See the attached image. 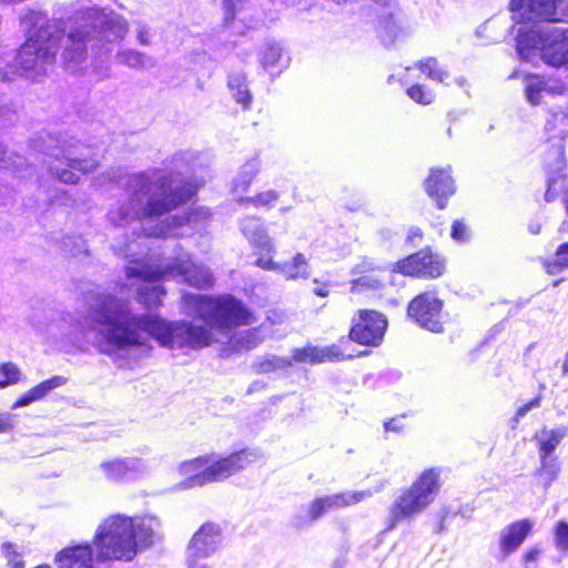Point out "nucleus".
<instances>
[{"mask_svg": "<svg viewBox=\"0 0 568 568\" xmlns=\"http://www.w3.org/2000/svg\"><path fill=\"white\" fill-rule=\"evenodd\" d=\"M83 301L88 313L83 320L74 322L70 314L49 311L33 314L31 324L52 342L93 333V344L101 353L128 355L138 361L150 355L152 338L169 349H200L219 342L215 332L226 335L235 326L255 322L244 304L230 295L182 294V312L203 320L206 325L168 322L158 315L133 312L128 301L99 287L85 292Z\"/></svg>", "mask_w": 568, "mask_h": 568, "instance_id": "1", "label": "nucleus"}, {"mask_svg": "<svg viewBox=\"0 0 568 568\" xmlns=\"http://www.w3.org/2000/svg\"><path fill=\"white\" fill-rule=\"evenodd\" d=\"M196 158L192 151H181L170 160L169 175L161 171L130 175L124 196L108 213L109 221L125 226L142 217L161 216L190 199L196 186L180 176L192 170Z\"/></svg>", "mask_w": 568, "mask_h": 568, "instance_id": "2", "label": "nucleus"}, {"mask_svg": "<svg viewBox=\"0 0 568 568\" xmlns=\"http://www.w3.org/2000/svg\"><path fill=\"white\" fill-rule=\"evenodd\" d=\"M513 19L517 30V53L520 59L532 61L541 57L546 63L568 65V27L535 22V19L559 21L568 17V0H511Z\"/></svg>", "mask_w": 568, "mask_h": 568, "instance_id": "3", "label": "nucleus"}, {"mask_svg": "<svg viewBox=\"0 0 568 568\" xmlns=\"http://www.w3.org/2000/svg\"><path fill=\"white\" fill-rule=\"evenodd\" d=\"M140 244L126 242L115 244L116 254L126 258H132L134 264L126 266L125 274L128 278H138L142 281V286L138 288L139 301L148 308L158 307L162 304L165 290L158 284L164 278L179 280L196 288H209L214 284V277L211 270L202 263L192 261L191 255L181 246H178L173 255L164 258L155 266L149 263L135 260V247Z\"/></svg>", "mask_w": 568, "mask_h": 568, "instance_id": "4", "label": "nucleus"}, {"mask_svg": "<svg viewBox=\"0 0 568 568\" xmlns=\"http://www.w3.org/2000/svg\"><path fill=\"white\" fill-rule=\"evenodd\" d=\"M161 539V521L153 515L106 517L97 528L94 546L98 560H132Z\"/></svg>", "mask_w": 568, "mask_h": 568, "instance_id": "5", "label": "nucleus"}, {"mask_svg": "<svg viewBox=\"0 0 568 568\" xmlns=\"http://www.w3.org/2000/svg\"><path fill=\"white\" fill-rule=\"evenodd\" d=\"M27 41L14 55V64L7 62L8 70L0 67V80L10 81L13 74L38 81L55 60L63 30L55 20L41 11H28L21 19Z\"/></svg>", "mask_w": 568, "mask_h": 568, "instance_id": "6", "label": "nucleus"}, {"mask_svg": "<svg viewBox=\"0 0 568 568\" xmlns=\"http://www.w3.org/2000/svg\"><path fill=\"white\" fill-rule=\"evenodd\" d=\"M129 31L128 21L109 8H85L72 17L63 60L65 68L75 72L87 58V43L95 38L108 42L121 41Z\"/></svg>", "mask_w": 568, "mask_h": 568, "instance_id": "7", "label": "nucleus"}, {"mask_svg": "<svg viewBox=\"0 0 568 568\" xmlns=\"http://www.w3.org/2000/svg\"><path fill=\"white\" fill-rule=\"evenodd\" d=\"M262 457L258 449L245 448L225 457L207 454L185 460L179 466V473L185 476L180 486L186 489L223 481L258 462Z\"/></svg>", "mask_w": 568, "mask_h": 568, "instance_id": "8", "label": "nucleus"}, {"mask_svg": "<svg viewBox=\"0 0 568 568\" xmlns=\"http://www.w3.org/2000/svg\"><path fill=\"white\" fill-rule=\"evenodd\" d=\"M43 152L50 174L65 184L78 183L80 174L93 172L99 164L90 148L73 138L49 135Z\"/></svg>", "mask_w": 568, "mask_h": 568, "instance_id": "9", "label": "nucleus"}, {"mask_svg": "<svg viewBox=\"0 0 568 568\" xmlns=\"http://www.w3.org/2000/svg\"><path fill=\"white\" fill-rule=\"evenodd\" d=\"M440 468L422 471L413 484L404 489L389 508L387 529L403 520H412L434 503L440 489Z\"/></svg>", "mask_w": 568, "mask_h": 568, "instance_id": "10", "label": "nucleus"}, {"mask_svg": "<svg viewBox=\"0 0 568 568\" xmlns=\"http://www.w3.org/2000/svg\"><path fill=\"white\" fill-rule=\"evenodd\" d=\"M385 484L382 483L376 489H366L358 491H344L334 495H326L315 498L307 507L305 517L296 516L294 525L301 527L313 523L331 510L355 505L375 493L381 491Z\"/></svg>", "mask_w": 568, "mask_h": 568, "instance_id": "11", "label": "nucleus"}, {"mask_svg": "<svg viewBox=\"0 0 568 568\" xmlns=\"http://www.w3.org/2000/svg\"><path fill=\"white\" fill-rule=\"evenodd\" d=\"M222 541L221 529L212 523L203 524L187 546V568H207L205 559L211 557Z\"/></svg>", "mask_w": 568, "mask_h": 568, "instance_id": "12", "label": "nucleus"}, {"mask_svg": "<svg viewBox=\"0 0 568 568\" xmlns=\"http://www.w3.org/2000/svg\"><path fill=\"white\" fill-rule=\"evenodd\" d=\"M443 302L433 292H425L417 295L407 306V314L420 327L438 333L443 329L442 324Z\"/></svg>", "mask_w": 568, "mask_h": 568, "instance_id": "13", "label": "nucleus"}, {"mask_svg": "<svg viewBox=\"0 0 568 568\" xmlns=\"http://www.w3.org/2000/svg\"><path fill=\"white\" fill-rule=\"evenodd\" d=\"M445 271L444 260L432 252L420 251L394 264L393 272L402 275L438 277Z\"/></svg>", "mask_w": 568, "mask_h": 568, "instance_id": "14", "label": "nucleus"}, {"mask_svg": "<svg viewBox=\"0 0 568 568\" xmlns=\"http://www.w3.org/2000/svg\"><path fill=\"white\" fill-rule=\"evenodd\" d=\"M387 321L376 311H359L358 320L354 323L349 338L363 345H378L384 337Z\"/></svg>", "mask_w": 568, "mask_h": 568, "instance_id": "15", "label": "nucleus"}, {"mask_svg": "<svg viewBox=\"0 0 568 568\" xmlns=\"http://www.w3.org/2000/svg\"><path fill=\"white\" fill-rule=\"evenodd\" d=\"M145 464L136 457H116L102 460L97 473L109 483L120 484L145 471Z\"/></svg>", "mask_w": 568, "mask_h": 568, "instance_id": "16", "label": "nucleus"}, {"mask_svg": "<svg viewBox=\"0 0 568 568\" xmlns=\"http://www.w3.org/2000/svg\"><path fill=\"white\" fill-rule=\"evenodd\" d=\"M273 255L257 257L255 265L266 271L277 272L288 281L307 280L311 276V266L303 253H296L291 261L283 263L275 262Z\"/></svg>", "mask_w": 568, "mask_h": 568, "instance_id": "17", "label": "nucleus"}, {"mask_svg": "<svg viewBox=\"0 0 568 568\" xmlns=\"http://www.w3.org/2000/svg\"><path fill=\"white\" fill-rule=\"evenodd\" d=\"M240 230L256 254L268 256L275 254L276 247L267 234L263 221L256 216H246L240 222Z\"/></svg>", "mask_w": 568, "mask_h": 568, "instance_id": "18", "label": "nucleus"}, {"mask_svg": "<svg viewBox=\"0 0 568 568\" xmlns=\"http://www.w3.org/2000/svg\"><path fill=\"white\" fill-rule=\"evenodd\" d=\"M425 189L427 194L436 200L438 209H445L446 199L455 193L450 168L432 169L429 176L425 181Z\"/></svg>", "mask_w": 568, "mask_h": 568, "instance_id": "19", "label": "nucleus"}, {"mask_svg": "<svg viewBox=\"0 0 568 568\" xmlns=\"http://www.w3.org/2000/svg\"><path fill=\"white\" fill-rule=\"evenodd\" d=\"M346 356L338 345H329L317 347L307 345L302 348H295L292 352V362L320 364L325 362H341L349 358Z\"/></svg>", "mask_w": 568, "mask_h": 568, "instance_id": "20", "label": "nucleus"}, {"mask_svg": "<svg viewBox=\"0 0 568 568\" xmlns=\"http://www.w3.org/2000/svg\"><path fill=\"white\" fill-rule=\"evenodd\" d=\"M59 568H93V550L90 544L67 547L55 556Z\"/></svg>", "mask_w": 568, "mask_h": 568, "instance_id": "21", "label": "nucleus"}, {"mask_svg": "<svg viewBox=\"0 0 568 568\" xmlns=\"http://www.w3.org/2000/svg\"><path fill=\"white\" fill-rule=\"evenodd\" d=\"M532 528V523L528 519L515 521L507 526L499 537L500 551L503 558L516 551L523 544Z\"/></svg>", "mask_w": 568, "mask_h": 568, "instance_id": "22", "label": "nucleus"}, {"mask_svg": "<svg viewBox=\"0 0 568 568\" xmlns=\"http://www.w3.org/2000/svg\"><path fill=\"white\" fill-rule=\"evenodd\" d=\"M169 220H164L160 225L143 227L148 236H183L185 233L180 231L184 224H192L196 220L194 213H187L184 216H172Z\"/></svg>", "mask_w": 568, "mask_h": 568, "instance_id": "23", "label": "nucleus"}, {"mask_svg": "<svg viewBox=\"0 0 568 568\" xmlns=\"http://www.w3.org/2000/svg\"><path fill=\"white\" fill-rule=\"evenodd\" d=\"M262 162L257 155L250 158L239 170L232 181L231 191L233 194H243L248 191L253 180L261 171Z\"/></svg>", "mask_w": 568, "mask_h": 568, "instance_id": "24", "label": "nucleus"}, {"mask_svg": "<svg viewBox=\"0 0 568 568\" xmlns=\"http://www.w3.org/2000/svg\"><path fill=\"white\" fill-rule=\"evenodd\" d=\"M65 383V377L60 375L53 376L52 378L38 384L37 386L22 394L12 405V408L17 409L19 407L30 405L31 403L43 398L52 389L63 386Z\"/></svg>", "mask_w": 568, "mask_h": 568, "instance_id": "25", "label": "nucleus"}, {"mask_svg": "<svg viewBox=\"0 0 568 568\" xmlns=\"http://www.w3.org/2000/svg\"><path fill=\"white\" fill-rule=\"evenodd\" d=\"M396 273L393 271L388 274L371 273L358 276L351 282L352 293H363L367 291H378L384 287L385 280L387 278L390 284H395Z\"/></svg>", "mask_w": 568, "mask_h": 568, "instance_id": "26", "label": "nucleus"}, {"mask_svg": "<svg viewBox=\"0 0 568 568\" xmlns=\"http://www.w3.org/2000/svg\"><path fill=\"white\" fill-rule=\"evenodd\" d=\"M115 62L131 69H150L154 67V60L133 49L119 50L114 57Z\"/></svg>", "mask_w": 568, "mask_h": 568, "instance_id": "27", "label": "nucleus"}, {"mask_svg": "<svg viewBox=\"0 0 568 568\" xmlns=\"http://www.w3.org/2000/svg\"><path fill=\"white\" fill-rule=\"evenodd\" d=\"M416 68L429 80L448 84V70L434 57H427L416 63Z\"/></svg>", "mask_w": 568, "mask_h": 568, "instance_id": "28", "label": "nucleus"}, {"mask_svg": "<svg viewBox=\"0 0 568 568\" xmlns=\"http://www.w3.org/2000/svg\"><path fill=\"white\" fill-rule=\"evenodd\" d=\"M229 88L234 100L248 109L252 102V94L247 88L246 77L243 73H234L229 77Z\"/></svg>", "mask_w": 568, "mask_h": 568, "instance_id": "29", "label": "nucleus"}, {"mask_svg": "<svg viewBox=\"0 0 568 568\" xmlns=\"http://www.w3.org/2000/svg\"><path fill=\"white\" fill-rule=\"evenodd\" d=\"M263 339L261 328H252L234 334L230 343L235 351H250L257 347Z\"/></svg>", "mask_w": 568, "mask_h": 568, "instance_id": "30", "label": "nucleus"}, {"mask_svg": "<svg viewBox=\"0 0 568 568\" xmlns=\"http://www.w3.org/2000/svg\"><path fill=\"white\" fill-rule=\"evenodd\" d=\"M567 433L568 430L566 427L541 430L538 435L540 456H550Z\"/></svg>", "mask_w": 568, "mask_h": 568, "instance_id": "31", "label": "nucleus"}, {"mask_svg": "<svg viewBox=\"0 0 568 568\" xmlns=\"http://www.w3.org/2000/svg\"><path fill=\"white\" fill-rule=\"evenodd\" d=\"M280 197V194L275 190H267L264 192H261L254 196H241L237 202L241 205L247 206L252 205L256 209L260 207H270L272 206Z\"/></svg>", "mask_w": 568, "mask_h": 568, "instance_id": "32", "label": "nucleus"}, {"mask_svg": "<svg viewBox=\"0 0 568 568\" xmlns=\"http://www.w3.org/2000/svg\"><path fill=\"white\" fill-rule=\"evenodd\" d=\"M547 90L544 79L539 75H527L525 78L526 98L531 104H538L541 93Z\"/></svg>", "mask_w": 568, "mask_h": 568, "instance_id": "33", "label": "nucleus"}, {"mask_svg": "<svg viewBox=\"0 0 568 568\" xmlns=\"http://www.w3.org/2000/svg\"><path fill=\"white\" fill-rule=\"evenodd\" d=\"M379 38L385 45H390L400 36L402 29L392 16L383 19L379 23Z\"/></svg>", "mask_w": 568, "mask_h": 568, "instance_id": "34", "label": "nucleus"}, {"mask_svg": "<svg viewBox=\"0 0 568 568\" xmlns=\"http://www.w3.org/2000/svg\"><path fill=\"white\" fill-rule=\"evenodd\" d=\"M282 59L283 50L278 43H267L261 52V64L264 69H270L277 64L284 65Z\"/></svg>", "mask_w": 568, "mask_h": 568, "instance_id": "35", "label": "nucleus"}, {"mask_svg": "<svg viewBox=\"0 0 568 568\" xmlns=\"http://www.w3.org/2000/svg\"><path fill=\"white\" fill-rule=\"evenodd\" d=\"M60 251L65 255L79 256L87 253V243L81 236H65L59 244Z\"/></svg>", "mask_w": 568, "mask_h": 568, "instance_id": "36", "label": "nucleus"}, {"mask_svg": "<svg viewBox=\"0 0 568 568\" xmlns=\"http://www.w3.org/2000/svg\"><path fill=\"white\" fill-rule=\"evenodd\" d=\"M291 365V358L270 355L258 361L255 366L260 373H270L280 369H286Z\"/></svg>", "mask_w": 568, "mask_h": 568, "instance_id": "37", "label": "nucleus"}, {"mask_svg": "<svg viewBox=\"0 0 568 568\" xmlns=\"http://www.w3.org/2000/svg\"><path fill=\"white\" fill-rule=\"evenodd\" d=\"M407 95L415 102L428 105L434 102L435 93L422 84H415L407 89Z\"/></svg>", "mask_w": 568, "mask_h": 568, "instance_id": "38", "label": "nucleus"}, {"mask_svg": "<svg viewBox=\"0 0 568 568\" xmlns=\"http://www.w3.org/2000/svg\"><path fill=\"white\" fill-rule=\"evenodd\" d=\"M20 379V371L13 363H4L0 366V388L13 385Z\"/></svg>", "mask_w": 568, "mask_h": 568, "instance_id": "39", "label": "nucleus"}, {"mask_svg": "<svg viewBox=\"0 0 568 568\" xmlns=\"http://www.w3.org/2000/svg\"><path fill=\"white\" fill-rule=\"evenodd\" d=\"M554 541L556 548L564 555L568 554V523L559 520L554 527Z\"/></svg>", "mask_w": 568, "mask_h": 568, "instance_id": "40", "label": "nucleus"}, {"mask_svg": "<svg viewBox=\"0 0 568 568\" xmlns=\"http://www.w3.org/2000/svg\"><path fill=\"white\" fill-rule=\"evenodd\" d=\"M562 268H568V242L557 248L556 260L547 264V271L550 274H557Z\"/></svg>", "mask_w": 568, "mask_h": 568, "instance_id": "41", "label": "nucleus"}, {"mask_svg": "<svg viewBox=\"0 0 568 568\" xmlns=\"http://www.w3.org/2000/svg\"><path fill=\"white\" fill-rule=\"evenodd\" d=\"M541 467L540 475L546 478L547 483H551L559 470L557 458L550 456H540Z\"/></svg>", "mask_w": 568, "mask_h": 568, "instance_id": "42", "label": "nucleus"}, {"mask_svg": "<svg viewBox=\"0 0 568 568\" xmlns=\"http://www.w3.org/2000/svg\"><path fill=\"white\" fill-rule=\"evenodd\" d=\"M26 160L20 155L6 156L4 149L0 145V166L3 169H12L13 171H20L24 165Z\"/></svg>", "mask_w": 568, "mask_h": 568, "instance_id": "43", "label": "nucleus"}, {"mask_svg": "<svg viewBox=\"0 0 568 568\" xmlns=\"http://www.w3.org/2000/svg\"><path fill=\"white\" fill-rule=\"evenodd\" d=\"M540 400H541L540 396H537L536 398L531 399L530 402H528V403H526V404L521 405V406L517 409V412H516L515 416H514V417L511 418V420H510V422H511V427H513V428H515V427H516V425L519 423V420H520V419H521V418H523V417H524L528 412H530V410H531V409H534V408L539 407V406H540Z\"/></svg>", "mask_w": 568, "mask_h": 568, "instance_id": "44", "label": "nucleus"}, {"mask_svg": "<svg viewBox=\"0 0 568 568\" xmlns=\"http://www.w3.org/2000/svg\"><path fill=\"white\" fill-rule=\"evenodd\" d=\"M452 237L457 242H466L469 240V230L463 221L454 222L452 226Z\"/></svg>", "mask_w": 568, "mask_h": 568, "instance_id": "45", "label": "nucleus"}, {"mask_svg": "<svg viewBox=\"0 0 568 568\" xmlns=\"http://www.w3.org/2000/svg\"><path fill=\"white\" fill-rule=\"evenodd\" d=\"M4 555L12 568H23V561L12 544H3Z\"/></svg>", "mask_w": 568, "mask_h": 568, "instance_id": "46", "label": "nucleus"}, {"mask_svg": "<svg viewBox=\"0 0 568 568\" xmlns=\"http://www.w3.org/2000/svg\"><path fill=\"white\" fill-rule=\"evenodd\" d=\"M375 270H376V267L372 261L363 260L361 263L356 264L353 267L352 274L362 276L364 274L374 273Z\"/></svg>", "mask_w": 568, "mask_h": 568, "instance_id": "47", "label": "nucleus"}, {"mask_svg": "<svg viewBox=\"0 0 568 568\" xmlns=\"http://www.w3.org/2000/svg\"><path fill=\"white\" fill-rule=\"evenodd\" d=\"M225 22L229 23L235 18V3L233 0H224Z\"/></svg>", "mask_w": 568, "mask_h": 568, "instance_id": "48", "label": "nucleus"}, {"mask_svg": "<svg viewBox=\"0 0 568 568\" xmlns=\"http://www.w3.org/2000/svg\"><path fill=\"white\" fill-rule=\"evenodd\" d=\"M384 427H385L386 432L398 433L404 428V425L400 419L393 418V419L385 422Z\"/></svg>", "mask_w": 568, "mask_h": 568, "instance_id": "49", "label": "nucleus"}, {"mask_svg": "<svg viewBox=\"0 0 568 568\" xmlns=\"http://www.w3.org/2000/svg\"><path fill=\"white\" fill-rule=\"evenodd\" d=\"M12 428V418L10 415L0 416V433H6Z\"/></svg>", "mask_w": 568, "mask_h": 568, "instance_id": "50", "label": "nucleus"}, {"mask_svg": "<svg viewBox=\"0 0 568 568\" xmlns=\"http://www.w3.org/2000/svg\"><path fill=\"white\" fill-rule=\"evenodd\" d=\"M138 41L142 45H148L149 42V31L145 27H141L138 31Z\"/></svg>", "mask_w": 568, "mask_h": 568, "instance_id": "51", "label": "nucleus"}, {"mask_svg": "<svg viewBox=\"0 0 568 568\" xmlns=\"http://www.w3.org/2000/svg\"><path fill=\"white\" fill-rule=\"evenodd\" d=\"M539 555V551L537 549H530L524 555V560L526 562L535 561Z\"/></svg>", "mask_w": 568, "mask_h": 568, "instance_id": "52", "label": "nucleus"}, {"mask_svg": "<svg viewBox=\"0 0 568 568\" xmlns=\"http://www.w3.org/2000/svg\"><path fill=\"white\" fill-rule=\"evenodd\" d=\"M314 294L321 297H325L328 295V288L326 285L316 286L313 290Z\"/></svg>", "mask_w": 568, "mask_h": 568, "instance_id": "53", "label": "nucleus"}, {"mask_svg": "<svg viewBox=\"0 0 568 568\" xmlns=\"http://www.w3.org/2000/svg\"><path fill=\"white\" fill-rule=\"evenodd\" d=\"M417 237H418V239H420V237H422V232H420V230H419V229H412V230L409 231L408 240H409V241H412V242H414V241H415V239H417Z\"/></svg>", "mask_w": 568, "mask_h": 568, "instance_id": "54", "label": "nucleus"}, {"mask_svg": "<svg viewBox=\"0 0 568 568\" xmlns=\"http://www.w3.org/2000/svg\"><path fill=\"white\" fill-rule=\"evenodd\" d=\"M529 231L532 233V234H538L540 232V224L539 223H531L529 225Z\"/></svg>", "mask_w": 568, "mask_h": 568, "instance_id": "55", "label": "nucleus"}, {"mask_svg": "<svg viewBox=\"0 0 568 568\" xmlns=\"http://www.w3.org/2000/svg\"><path fill=\"white\" fill-rule=\"evenodd\" d=\"M456 82H457V84L459 87H465L466 85V80L464 78L457 79Z\"/></svg>", "mask_w": 568, "mask_h": 568, "instance_id": "56", "label": "nucleus"}, {"mask_svg": "<svg viewBox=\"0 0 568 568\" xmlns=\"http://www.w3.org/2000/svg\"><path fill=\"white\" fill-rule=\"evenodd\" d=\"M108 77V69H105L102 73L99 74V79H103Z\"/></svg>", "mask_w": 568, "mask_h": 568, "instance_id": "57", "label": "nucleus"}, {"mask_svg": "<svg viewBox=\"0 0 568 568\" xmlns=\"http://www.w3.org/2000/svg\"><path fill=\"white\" fill-rule=\"evenodd\" d=\"M562 369L564 373H568V359L564 363Z\"/></svg>", "mask_w": 568, "mask_h": 568, "instance_id": "58", "label": "nucleus"}]
</instances>
